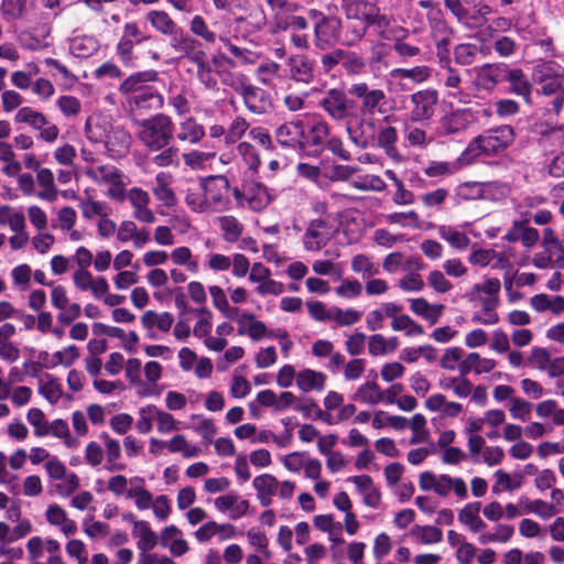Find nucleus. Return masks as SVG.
Here are the masks:
<instances>
[{
	"instance_id": "f257e3e1",
	"label": "nucleus",
	"mask_w": 564,
	"mask_h": 564,
	"mask_svg": "<svg viewBox=\"0 0 564 564\" xmlns=\"http://www.w3.org/2000/svg\"><path fill=\"white\" fill-rule=\"evenodd\" d=\"M135 138L149 151L158 152L167 147L174 138V122L165 113H155L150 118L133 120Z\"/></svg>"
},
{
	"instance_id": "f03ea898",
	"label": "nucleus",
	"mask_w": 564,
	"mask_h": 564,
	"mask_svg": "<svg viewBox=\"0 0 564 564\" xmlns=\"http://www.w3.org/2000/svg\"><path fill=\"white\" fill-rule=\"evenodd\" d=\"M514 140V131L510 126H500L485 131L469 142L460 156L465 164L471 163L480 155H495L507 149Z\"/></svg>"
},
{
	"instance_id": "7ed1b4c3",
	"label": "nucleus",
	"mask_w": 564,
	"mask_h": 564,
	"mask_svg": "<svg viewBox=\"0 0 564 564\" xmlns=\"http://www.w3.org/2000/svg\"><path fill=\"white\" fill-rule=\"evenodd\" d=\"M200 189L205 194L207 214L221 213L229 209L230 182L225 175H213L200 181Z\"/></svg>"
},
{
	"instance_id": "20e7f679",
	"label": "nucleus",
	"mask_w": 564,
	"mask_h": 564,
	"mask_svg": "<svg viewBox=\"0 0 564 564\" xmlns=\"http://www.w3.org/2000/svg\"><path fill=\"white\" fill-rule=\"evenodd\" d=\"M85 175L99 186H107V196L113 200L123 197L126 176L121 170L112 164L89 165L84 171Z\"/></svg>"
},
{
	"instance_id": "39448f33",
	"label": "nucleus",
	"mask_w": 564,
	"mask_h": 564,
	"mask_svg": "<svg viewBox=\"0 0 564 564\" xmlns=\"http://www.w3.org/2000/svg\"><path fill=\"white\" fill-rule=\"evenodd\" d=\"M307 14L314 25V45L323 51L334 46L340 35L341 24L339 19L326 17L316 9L308 10Z\"/></svg>"
},
{
	"instance_id": "423d86ee",
	"label": "nucleus",
	"mask_w": 564,
	"mask_h": 564,
	"mask_svg": "<svg viewBox=\"0 0 564 564\" xmlns=\"http://www.w3.org/2000/svg\"><path fill=\"white\" fill-rule=\"evenodd\" d=\"M349 94L360 100L359 112L362 118L359 121V127L367 124L373 128V122L371 120L367 121V118L373 117L377 112H382L380 106L386 99L384 91L382 89H370L366 83H356L350 86Z\"/></svg>"
},
{
	"instance_id": "0eeeda50",
	"label": "nucleus",
	"mask_w": 564,
	"mask_h": 564,
	"mask_svg": "<svg viewBox=\"0 0 564 564\" xmlns=\"http://www.w3.org/2000/svg\"><path fill=\"white\" fill-rule=\"evenodd\" d=\"M321 108L334 120L345 121L356 111V104L339 88L327 90L319 101Z\"/></svg>"
},
{
	"instance_id": "6e6552de",
	"label": "nucleus",
	"mask_w": 564,
	"mask_h": 564,
	"mask_svg": "<svg viewBox=\"0 0 564 564\" xmlns=\"http://www.w3.org/2000/svg\"><path fill=\"white\" fill-rule=\"evenodd\" d=\"M533 79L541 86L543 95L562 94L564 68L555 62L541 63L534 67Z\"/></svg>"
},
{
	"instance_id": "1a4fd4ad",
	"label": "nucleus",
	"mask_w": 564,
	"mask_h": 564,
	"mask_svg": "<svg viewBox=\"0 0 564 564\" xmlns=\"http://www.w3.org/2000/svg\"><path fill=\"white\" fill-rule=\"evenodd\" d=\"M411 120L414 122L429 121L435 113L438 104V93L433 88L421 89L411 95Z\"/></svg>"
},
{
	"instance_id": "9d476101",
	"label": "nucleus",
	"mask_w": 564,
	"mask_h": 564,
	"mask_svg": "<svg viewBox=\"0 0 564 564\" xmlns=\"http://www.w3.org/2000/svg\"><path fill=\"white\" fill-rule=\"evenodd\" d=\"M333 235L329 224L322 219H313L303 236V243L308 251H318L327 245Z\"/></svg>"
},
{
	"instance_id": "9b49d317",
	"label": "nucleus",
	"mask_w": 564,
	"mask_h": 564,
	"mask_svg": "<svg viewBox=\"0 0 564 564\" xmlns=\"http://www.w3.org/2000/svg\"><path fill=\"white\" fill-rule=\"evenodd\" d=\"M474 85L484 90H492L498 83L505 79V64H485L474 68Z\"/></svg>"
},
{
	"instance_id": "f8f14e48",
	"label": "nucleus",
	"mask_w": 564,
	"mask_h": 564,
	"mask_svg": "<svg viewBox=\"0 0 564 564\" xmlns=\"http://www.w3.org/2000/svg\"><path fill=\"white\" fill-rule=\"evenodd\" d=\"M173 176L167 172H159L155 177L151 192L156 200L166 208H172L177 204V197L172 188Z\"/></svg>"
},
{
	"instance_id": "ddd939ff",
	"label": "nucleus",
	"mask_w": 564,
	"mask_h": 564,
	"mask_svg": "<svg viewBox=\"0 0 564 564\" xmlns=\"http://www.w3.org/2000/svg\"><path fill=\"white\" fill-rule=\"evenodd\" d=\"M305 134V128L302 120L290 121L281 124L275 130L276 141L289 148H303V138Z\"/></svg>"
},
{
	"instance_id": "4468645a",
	"label": "nucleus",
	"mask_w": 564,
	"mask_h": 564,
	"mask_svg": "<svg viewBox=\"0 0 564 564\" xmlns=\"http://www.w3.org/2000/svg\"><path fill=\"white\" fill-rule=\"evenodd\" d=\"M242 96L246 107L253 113H264L271 106L270 98L264 89L251 85L237 87Z\"/></svg>"
},
{
	"instance_id": "2eb2a0df",
	"label": "nucleus",
	"mask_w": 564,
	"mask_h": 564,
	"mask_svg": "<svg viewBox=\"0 0 564 564\" xmlns=\"http://www.w3.org/2000/svg\"><path fill=\"white\" fill-rule=\"evenodd\" d=\"M104 143L111 158H120L128 153L131 135L124 128L112 126Z\"/></svg>"
},
{
	"instance_id": "dca6fc26",
	"label": "nucleus",
	"mask_w": 564,
	"mask_h": 564,
	"mask_svg": "<svg viewBox=\"0 0 564 564\" xmlns=\"http://www.w3.org/2000/svg\"><path fill=\"white\" fill-rule=\"evenodd\" d=\"M289 76L291 79L310 84L314 78V64L305 55H294L288 59Z\"/></svg>"
},
{
	"instance_id": "f3484780",
	"label": "nucleus",
	"mask_w": 564,
	"mask_h": 564,
	"mask_svg": "<svg viewBox=\"0 0 564 564\" xmlns=\"http://www.w3.org/2000/svg\"><path fill=\"white\" fill-rule=\"evenodd\" d=\"M158 79V72L155 70H145L135 73L128 78H126L119 86V91L122 95L135 96L142 90L148 89L149 83H153Z\"/></svg>"
},
{
	"instance_id": "a211bd4d",
	"label": "nucleus",
	"mask_w": 564,
	"mask_h": 564,
	"mask_svg": "<svg viewBox=\"0 0 564 564\" xmlns=\"http://www.w3.org/2000/svg\"><path fill=\"white\" fill-rule=\"evenodd\" d=\"M178 32L180 35H172L171 45L181 57H188L194 63H198L203 57H206L203 51L197 50L199 43L195 39L184 35L181 30Z\"/></svg>"
},
{
	"instance_id": "6ab92c4d",
	"label": "nucleus",
	"mask_w": 564,
	"mask_h": 564,
	"mask_svg": "<svg viewBox=\"0 0 564 564\" xmlns=\"http://www.w3.org/2000/svg\"><path fill=\"white\" fill-rule=\"evenodd\" d=\"M145 21L150 23L153 30L163 35H176L180 31L176 22L163 10H150L145 14Z\"/></svg>"
},
{
	"instance_id": "aec40b11",
	"label": "nucleus",
	"mask_w": 564,
	"mask_h": 564,
	"mask_svg": "<svg viewBox=\"0 0 564 564\" xmlns=\"http://www.w3.org/2000/svg\"><path fill=\"white\" fill-rule=\"evenodd\" d=\"M473 121L469 109L453 111L441 119V127L446 134H454L466 130Z\"/></svg>"
},
{
	"instance_id": "412c9836",
	"label": "nucleus",
	"mask_w": 564,
	"mask_h": 564,
	"mask_svg": "<svg viewBox=\"0 0 564 564\" xmlns=\"http://www.w3.org/2000/svg\"><path fill=\"white\" fill-rule=\"evenodd\" d=\"M496 367V361L490 358H484L478 352H470L459 364L458 370L462 376L471 371L477 375L490 372Z\"/></svg>"
},
{
	"instance_id": "4be33fe9",
	"label": "nucleus",
	"mask_w": 564,
	"mask_h": 564,
	"mask_svg": "<svg viewBox=\"0 0 564 564\" xmlns=\"http://www.w3.org/2000/svg\"><path fill=\"white\" fill-rule=\"evenodd\" d=\"M112 124L107 117L93 115L87 118L85 123V134L91 142H105Z\"/></svg>"
},
{
	"instance_id": "5701e85b",
	"label": "nucleus",
	"mask_w": 564,
	"mask_h": 564,
	"mask_svg": "<svg viewBox=\"0 0 564 564\" xmlns=\"http://www.w3.org/2000/svg\"><path fill=\"white\" fill-rule=\"evenodd\" d=\"M253 488L257 490V497L260 501V505L263 507H268L272 502V497L275 495L279 481L271 474H263L257 476L253 479Z\"/></svg>"
},
{
	"instance_id": "b1692460",
	"label": "nucleus",
	"mask_w": 564,
	"mask_h": 564,
	"mask_svg": "<svg viewBox=\"0 0 564 564\" xmlns=\"http://www.w3.org/2000/svg\"><path fill=\"white\" fill-rule=\"evenodd\" d=\"M128 104L131 110H152L159 109L163 106V97L153 88L149 87L145 90L135 94L128 98Z\"/></svg>"
},
{
	"instance_id": "393cba45",
	"label": "nucleus",
	"mask_w": 564,
	"mask_h": 564,
	"mask_svg": "<svg viewBox=\"0 0 564 564\" xmlns=\"http://www.w3.org/2000/svg\"><path fill=\"white\" fill-rule=\"evenodd\" d=\"M327 376L322 371L304 369L296 375V386L303 392L323 391Z\"/></svg>"
},
{
	"instance_id": "a878e982",
	"label": "nucleus",
	"mask_w": 564,
	"mask_h": 564,
	"mask_svg": "<svg viewBox=\"0 0 564 564\" xmlns=\"http://www.w3.org/2000/svg\"><path fill=\"white\" fill-rule=\"evenodd\" d=\"M501 289L500 280L497 278H488L481 283L474 284L469 291L465 293L468 301L479 300L480 294L486 295L485 301L499 300Z\"/></svg>"
},
{
	"instance_id": "bb28decb",
	"label": "nucleus",
	"mask_w": 564,
	"mask_h": 564,
	"mask_svg": "<svg viewBox=\"0 0 564 564\" xmlns=\"http://www.w3.org/2000/svg\"><path fill=\"white\" fill-rule=\"evenodd\" d=\"M176 137L181 142L196 144L205 137V129L193 117H187L180 122Z\"/></svg>"
},
{
	"instance_id": "cd10ccee",
	"label": "nucleus",
	"mask_w": 564,
	"mask_h": 564,
	"mask_svg": "<svg viewBox=\"0 0 564 564\" xmlns=\"http://www.w3.org/2000/svg\"><path fill=\"white\" fill-rule=\"evenodd\" d=\"M223 239L228 243L237 242L243 234V224L232 215L219 216L216 219Z\"/></svg>"
},
{
	"instance_id": "c85d7f7f",
	"label": "nucleus",
	"mask_w": 564,
	"mask_h": 564,
	"mask_svg": "<svg viewBox=\"0 0 564 564\" xmlns=\"http://www.w3.org/2000/svg\"><path fill=\"white\" fill-rule=\"evenodd\" d=\"M410 307L414 314L422 316L431 325L438 322L445 308L443 304H430L427 300L423 297L412 300Z\"/></svg>"
},
{
	"instance_id": "c756f323",
	"label": "nucleus",
	"mask_w": 564,
	"mask_h": 564,
	"mask_svg": "<svg viewBox=\"0 0 564 564\" xmlns=\"http://www.w3.org/2000/svg\"><path fill=\"white\" fill-rule=\"evenodd\" d=\"M174 323V317L169 312L156 313L155 311L149 310L141 316L142 326L152 330L154 327L163 333H167Z\"/></svg>"
},
{
	"instance_id": "7c9ffc66",
	"label": "nucleus",
	"mask_w": 564,
	"mask_h": 564,
	"mask_svg": "<svg viewBox=\"0 0 564 564\" xmlns=\"http://www.w3.org/2000/svg\"><path fill=\"white\" fill-rule=\"evenodd\" d=\"M505 79L510 83V91L529 99L531 94V84L519 68L510 69L506 66Z\"/></svg>"
},
{
	"instance_id": "2f4dec72",
	"label": "nucleus",
	"mask_w": 564,
	"mask_h": 564,
	"mask_svg": "<svg viewBox=\"0 0 564 564\" xmlns=\"http://www.w3.org/2000/svg\"><path fill=\"white\" fill-rule=\"evenodd\" d=\"M531 306L539 313L551 311L555 315H560L564 312V297L556 295L550 297L549 295L541 293L530 299Z\"/></svg>"
},
{
	"instance_id": "473e14b6",
	"label": "nucleus",
	"mask_w": 564,
	"mask_h": 564,
	"mask_svg": "<svg viewBox=\"0 0 564 564\" xmlns=\"http://www.w3.org/2000/svg\"><path fill=\"white\" fill-rule=\"evenodd\" d=\"M542 246L547 253L555 257L554 264L564 268V241L555 236L552 228L544 229Z\"/></svg>"
},
{
	"instance_id": "72a5a7b5",
	"label": "nucleus",
	"mask_w": 564,
	"mask_h": 564,
	"mask_svg": "<svg viewBox=\"0 0 564 564\" xmlns=\"http://www.w3.org/2000/svg\"><path fill=\"white\" fill-rule=\"evenodd\" d=\"M441 64L445 73L443 75V86L449 90V96H458L462 93V83L459 72L451 65L448 56L441 57Z\"/></svg>"
},
{
	"instance_id": "f704fd0d",
	"label": "nucleus",
	"mask_w": 564,
	"mask_h": 564,
	"mask_svg": "<svg viewBox=\"0 0 564 564\" xmlns=\"http://www.w3.org/2000/svg\"><path fill=\"white\" fill-rule=\"evenodd\" d=\"M480 507L479 501L469 502L458 513V520L473 532H479L486 527V523L479 517Z\"/></svg>"
},
{
	"instance_id": "c9c22d12",
	"label": "nucleus",
	"mask_w": 564,
	"mask_h": 564,
	"mask_svg": "<svg viewBox=\"0 0 564 564\" xmlns=\"http://www.w3.org/2000/svg\"><path fill=\"white\" fill-rule=\"evenodd\" d=\"M539 144L549 152H554L556 149L564 147V126L541 130Z\"/></svg>"
},
{
	"instance_id": "e433bc0d",
	"label": "nucleus",
	"mask_w": 564,
	"mask_h": 564,
	"mask_svg": "<svg viewBox=\"0 0 564 564\" xmlns=\"http://www.w3.org/2000/svg\"><path fill=\"white\" fill-rule=\"evenodd\" d=\"M0 226H8L12 232L26 228V219L21 210L9 205L0 206Z\"/></svg>"
},
{
	"instance_id": "4c0bfd02",
	"label": "nucleus",
	"mask_w": 564,
	"mask_h": 564,
	"mask_svg": "<svg viewBox=\"0 0 564 564\" xmlns=\"http://www.w3.org/2000/svg\"><path fill=\"white\" fill-rule=\"evenodd\" d=\"M36 183L42 188V191L37 194L41 199L48 202L56 199L57 188L54 182V174L50 169L43 167L36 172Z\"/></svg>"
},
{
	"instance_id": "58836bf2",
	"label": "nucleus",
	"mask_w": 564,
	"mask_h": 564,
	"mask_svg": "<svg viewBox=\"0 0 564 564\" xmlns=\"http://www.w3.org/2000/svg\"><path fill=\"white\" fill-rule=\"evenodd\" d=\"M496 484L492 486V492L499 495L503 490L513 491L519 489L523 482V474L514 473L513 478L502 470L498 469L495 471Z\"/></svg>"
},
{
	"instance_id": "ea45409f",
	"label": "nucleus",
	"mask_w": 564,
	"mask_h": 564,
	"mask_svg": "<svg viewBox=\"0 0 564 564\" xmlns=\"http://www.w3.org/2000/svg\"><path fill=\"white\" fill-rule=\"evenodd\" d=\"M132 535L139 538L137 546L141 552L151 551L152 549L155 547L158 543L156 534L150 528V524L147 521H140L135 523V528H133Z\"/></svg>"
},
{
	"instance_id": "a19ab883",
	"label": "nucleus",
	"mask_w": 564,
	"mask_h": 564,
	"mask_svg": "<svg viewBox=\"0 0 564 564\" xmlns=\"http://www.w3.org/2000/svg\"><path fill=\"white\" fill-rule=\"evenodd\" d=\"M290 24H291V42L296 48L306 50L308 48V35L300 34V31L306 30L308 28V22L306 18L302 15H290Z\"/></svg>"
},
{
	"instance_id": "79ce46f5",
	"label": "nucleus",
	"mask_w": 564,
	"mask_h": 564,
	"mask_svg": "<svg viewBox=\"0 0 564 564\" xmlns=\"http://www.w3.org/2000/svg\"><path fill=\"white\" fill-rule=\"evenodd\" d=\"M39 392L51 403H55L62 397V387L52 375L45 373L39 380Z\"/></svg>"
},
{
	"instance_id": "37998d69",
	"label": "nucleus",
	"mask_w": 564,
	"mask_h": 564,
	"mask_svg": "<svg viewBox=\"0 0 564 564\" xmlns=\"http://www.w3.org/2000/svg\"><path fill=\"white\" fill-rule=\"evenodd\" d=\"M438 235L457 250H465L470 243V239L466 234L458 231L451 226H440Z\"/></svg>"
},
{
	"instance_id": "c03bdc74",
	"label": "nucleus",
	"mask_w": 564,
	"mask_h": 564,
	"mask_svg": "<svg viewBox=\"0 0 564 564\" xmlns=\"http://www.w3.org/2000/svg\"><path fill=\"white\" fill-rule=\"evenodd\" d=\"M398 140V132L394 127H383L378 132V145L384 149L386 153L391 158L400 159L397 151L395 142Z\"/></svg>"
},
{
	"instance_id": "a18cd8bd",
	"label": "nucleus",
	"mask_w": 564,
	"mask_h": 564,
	"mask_svg": "<svg viewBox=\"0 0 564 564\" xmlns=\"http://www.w3.org/2000/svg\"><path fill=\"white\" fill-rule=\"evenodd\" d=\"M391 328L394 332H404L409 337H416L424 334L423 327L405 314L394 317L391 323Z\"/></svg>"
},
{
	"instance_id": "49530a36",
	"label": "nucleus",
	"mask_w": 564,
	"mask_h": 564,
	"mask_svg": "<svg viewBox=\"0 0 564 564\" xmlns=\"http://www.w3.org/2000/svg\"><path fill=\"white\" fill-rule=\"evenodd\" d=\"M209 293L213 304L218 308L226 318L234 319L238 314V308L231 307L228 303L227 296L220 286L213 285L209 288Z\"/></svg>"
},
{
	"instance_id": "de8ad7c7",
	"label": "nucleus",
	"mask_w": 564,
	"mask_h": 564,
	"mask_svg": "<svg viewBox=\"0 0 564 564\" xmlns=\"http://www.w3.org/2000/svg\"><path fill=\"white\" fill-rule=\"evenodd\" d=\"M351 270L361 274L362 279H370L379 273V268L367 254H357L351 259Z\"/></svg>"
},
{
	"instance_id": "09e8293b",
	"label": "nucleus",
	"mask_w": 564,
	"mask_h": 564,
	"mask_svg": "<svg viewBox=\"0 0 564 564\" xmlns=\"http://www.w3.org/2000/svg\"><path fill=\"white\" fill-rule=\"evenodd\" d=\"M500 300L482 301L481 312L474 314L471 321L482 325L497 324L499 322V315L496 313V308Z\"/></svg>"
},
{
	"instance_id": "8fccbe9b",
	"label": "nucleus",
	"mask_w": 564,
	"mask_h": 564,
	"mask_svg": "<svg viewBox=\"0 0 564 564\" xmlns=\"http://www.w3.org/2000/svg\"><path fill=\"white\" fill-rule=\"evenodd\" d=\"M97 50V42L89 36H78L70 41L69 52L80 58L89 57Z\"/></svg>"
},
{
	"instance_id": "3c124183",
	"label": "nucleus",
	"mask_w": 564,
	"mask_h": 564,
	"mask_svg": "<svg viewBox=\"0 0 564 564\" xmlns=\"http://www.w3.org/2000/svg\"><path fill=\"white\" fill-rule=\"evenodd\" d=\"M82 215L86 219H93L94 217H102L109 215V208L105 202L95 200L93 198L82 199L79 203Z\"/></svg>"
},
{
	"instance_id": "603ef678",
	"label": "nucleus",
	"mask_w": 564,
	"mask_h": 564,
	"mask_svg": "<svg viewBox=\"0 0 564 564\" xmlns=\"http://www.w3.org/2000/svg\"><path fill=\"white\" fill-rule=\"evenodd\" d=\"M411 533L423 544L438 543L443 540L442 530L434 525H414Z\"/></svg>"
},
{
	"instance_id": "864d4df0",
	"label": "nucleus",
	"mask_w": 564,
	"mask_h": 564,
	"mask_svg": "<svg viewBox=\"0 0 564 564\" xmlns=\"http://www.w3.org/2000/svg\"><path fill=\"white\" fill-rule=\"evenodd\" d=\"M15 120L18 122L28 123L36 130L42 129L48 123L46 117L42 112L33 110L29 107L19 109L15 116Z\"/></svg>"
},
{
	"instance_id": "5fc2aeb1",
	"label": "nucleus",
	"mask_w": 564,
	"mask_h": 564,
	"mask_svg": "<svg viewBox=\"0 0 564 564\" xmlns=\"http://www.w3.org/2000/svg\"><path fill=\"white\" fill-rule=\"evenodd\" d=\"M128 199L133 210L140 209L150 204V195L141 187H132L127 189V184L123 185V197L119 202Z\"/></svg>"
},
{
	"instance_id": "6e6d98bb",
	"label": "nucleus",
	"mask_w": 564,
	"mask_h": 564,
	"mask_svg": "<svg viewBox=\"0 0 564 564\" xmlns=\"http://www.w3.org/2000/svg\"><path fill=\"white\" fill-rule=\"evenodd\" d=\"M441 386L444 389H451L455 392L456 395L460 398H466L470 394L473 386L465 378V376L459 377H448L441 380Z\"/></svg>"
},
{
	"instance_id": "4d7b16f0",
	"label": "nucleus",
	"mask_w": 564,
	"mask_h": 564,
	"mask_svg": "<svg viewBox=\"0 0 564 564\" xmlns=\"http://www.w3.org/2000/svg\"><path fill=\"white\" fill-rule=\"evenodd\" d=\"M216 156L215 152L192 150L182 154L184 164L192 170H202L206 163Z\"/></svg>"
},
{
	"instance_id": "13d9d810",
	"label": "nucleus",
	"mask_w": 564,
	"mask_h": 564,
	"mask_svg": "<svg viewBox=\"0 0 564 564\" xmlns=\"http://www.w3.org/2000/svg\"><path fill=\"white\" fill-rule=\"evenodd\" d=\"M535 412L539 417H552L554 423H564V409H557L553 400H545L536 404Z\"/></svg>"
},
{
	"instance_id": "bf43d9fd",
	"label": "nucleus",
	"mask_w": 564,
	"mask_h": 564,
	"mask_svg": "<svg viewBox=\"0 0 564 564\" xmlns=\"http://www.w3.org/2000/svg\"><path fill=\"white\" fill-rule=\"evenodd\" d=\"M153 163L161 169L177 167L180 165L178 149L169 144L154 155Z\"/></svg>"
},
{
	"instance_id": "052dcab7",
	"label": "nucleus",
	"mask_w": 564,
	"mask_h": 564,
	"mask_svg": "<svg viewBox=\"0 0 564 564\" xmlns=\"http://www.w3.org/2000/svg\"><path fill=\"white\" fill-rule=\"evenodd\" d=\"M186 206L193 212L198 214H207V206L205 203V194L198 188H187L184 197Z\"/></svg>"
},
{
	"instance_id": "680f3d73",
	"label": "nucleus",
	"mask_w": 564,
	"mask_h": 564,
	"mask_svg": "<svg viewBox=\"0 0 564 564\" xmlns=\"http://www.w3.org/2000/svg\"><path fill=\"white\" fill-rule=\"evenodd\" d=\"M223 529H228L230 531L228 536H234L236 533L235 527L232 524H218L215 521H208L195 531V538L199 542H206L213 535H215L218 532V530Z\"/></svg>"
},
{
	"instance_id": "e2e57ef3",
	"label": "nucleus",
	"mask_w": 564,
	"mask_h": 564,
	"mask_svg": "<svg viewBox=\"0 0 564 564\" xmlns=\"http://www.w3.org/2000/svg\"><path fill=\"white\" fill-rule=\"evenodd\" d=\"M189 30L196 36L202 37L206 43L214 44L217 35L212 31L202 15H195L189 22Z\"/></svg>"
},
{
	"instance_id": "0e129e2a",
	"label": "nucleus",
	"mask_w": 564,
	"mask_h": 564,
	"mask_svg": "<svg viewBox=\"0 0 564 564\" xmlns=\"http://www.w3.org/2000/svg\"><path fill=\"white\" fill-rule=\"evenodd\" d=\"M395 73L401 78L410 79L415 84H422L431 78L432 69L426 65H420L412 68H399Z\"/></svg>"
},
{
	"instance_id": "69168bd1",
	"label": "nucleus",
	"mask_w": 564,
	"mask_h": 564,
	"mask_svg": "<svg viewBox=\"0 0 564 564\" xmlns=\"http://www.w3.org/2000/svg\"><path fill=\"white\" fill-rule=\"evenodd\" d=\"M356 397L364 402L376 404L383 400L384 393L376 382H367L359 387Z\"/></svg>"
},
{
	"instance_id": "338daca9",
	"label": "nucleus",
	"mask_w": 564,
	"mask_h": 564,
	"mask_svg": "<svg viewBox=\"0 0 564 564\" xmlns=\"http://www.w3.org/2000/svg\"><path fill=\"white\" fill-rule=\"evenodd\" d=\"M249 129V123L243 117H236L227 128L226 143L232 144L242 138L246 131Z\"/></svg>"
},
{
	"instance_id": "774afa93",
	"label": "nucleus",
	"mask_w": 564,
	"mask_h": 564,
	"mask_svg": "<svg viewBox=\"0 0 564 564\" xmlns=\"http://www.w3.org/2000/svg\"><path fill=\"white\" fill-rule=\"evenodd\" d=\"M440 270H432L427 276V285L437 293H447L453 289L452 282Z\"/></svg>"
}]
</instances>
